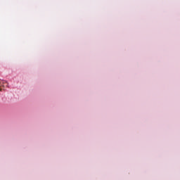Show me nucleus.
Returning a JSON list of instances; mask_svg holds the SVG:
<instances>
[{
	"mask_svg": "<svg viewBox=\"0 0 180 180\" xmlns=\"http://www.w3.org/2000/svg\"><path fill=\"white\" fill-rule=\"evenodd\" d=\"M0 84H1L0 91H1L2 90H5V88L8 87V82L6 80H1Z\"/></svg>",
	"mask_w": 180,
	"mask_h": 180,
	"instance_id": "f257e3e1",
	"label": "nucleus"
}]
</instances>
